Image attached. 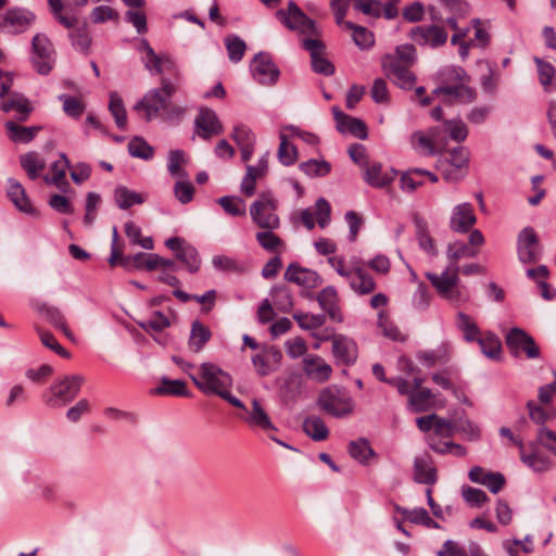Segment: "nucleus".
<instances>
[{"label": "nucleus", "mask_w": 556, "mask_h": 556, "mask_svg": "<svg viewBox=\"0 0 556 556\" xmlns=\"http://www.w3.org/2000/svg\"><path fill=\"white\" fill-rule=\"evenodd\" d=\"M456 327L463 332V337L467 342H477L480 338V329L478 325L464 312L457 313Z\"/></svg>", "instance_id": "40"}, {"label": "nucleus", "mask_w": 556, "mask_h": 556, "mask_svg": "<svg viewBox=\"0 0 556 556\" xmlns=\"http://www.w3.org/2000/svg\"><path fill=\"white\" fill-rule=\"evenodd\" d=\"M283 277L287 281L305 289H314L323 283V278L317 271L302 267L298 263L289 264Z\"/></svg>", "instance_id": "18"}, {"label": "nucleus", "mask_w": 556, "mask_h": 556, "mask_svg": "<svg viewBox=\"0 0 556 556\" xmlns=\"http://www.w3.org/2000/svg\"><path fill=\"white\" fill-rule=\"evenodd\" d=\"M195 132L204 140L219 136L224 131L222 122L214 110L210 108H200L194 119Z\"/></svg>", "instance_id": "15"}, {"label": "nucleus", "mask_w": 556, "mask_h": 556, "mask_svg": "<svg viewBox=\"0 0 556 556\" xmlns=\"http://www.w3.org/2000/svg\"><path fill=\"white\" fill-rule=\"evenodd\" d=\"M415 226V235L418 241L419 248L426 252L429 256L434 257L438 255V249L434 239L431 237L428 228V223L419 215H415L413 218Z\"/></svg>", "instance_id": "27"}, {"label": "nucleus", "mask_w": 556, "mask_h": 556, "mask_svg": "<svg viewBox=\"0 0 556 556\" xmlns=\"http://www.w3.org/2000/svg\"><path fill=\"white\" fill-rule=\"evenodd\" d=\"M462 495L471 507H481L489 500L484 491L471 486H463Z\"/></svg>", "instance_id": "61"}, {"label": "nucleus", "mask_w": 556, "mask_h": 556, "mask_svg": "<svg viewBox=\"0 0 556 556\" xmlns=\"http://www.w3.org/2000/svg\"><path fill=\"white\" fill-rule=\"evenodd\" d=\"M441 134L446 132L453 141L463 142L467 139L469 130L460 118L445 119L442 123Z\"/></svg>", "instance_id": "41"}, {"label": "nucleus", "mask_w": 556, "mask_h": 556, "mask_svg": "<svg viewBox=\"0 0 556 556\" xmlns=\"http://www.w3.org/2000/svg\"><path fill=\"white\" fill-rule=\"evenodd\" d=\"M217 203L230 216L238 217L245 215V203L239 197L224 195L217 200Z\"/></svg>", "instance_id": "52"}, {"label": "nucleus", "mask_w": 556, "mask_h": 556, "mask_svg": "<svg viewBox=\"0 0 556 556\" xmlns=\"http://www.w3.org/2000/svg\"><path fill=\"white\" fill-rule=\"evenodd\" d=\"M55 50L46 34L38 33L31 39V64L40 75H48L54 65Z\"/></svg>", "instance_id": "6"}, {"label": "nucleus", "mask_w": 556, "mask_h": 556, "mask_svg": "<svg viewBox=\"0 0 556 556\" xmlns=\"http://www.w3.org/2000/svg\"><path fill=\"white\" fill-rule=\"evenodd\" d=\"M36 21V15L28 9L12 7L0 14V30L11 35L25 33Z\"/></svg>", "instance_id": "8"}, {"label": "nucleus", "mask_w": 556, "mask_h": 556, "mask_svg": "<svg viewBox=\"0 0 556 556\" xmlns=\"http://www.w3.org/2000/svg\"><path fill=\"white\" fill-rule=\"evenodd\" d=\"M1 109L4 112L16 111L17 119L21 122L26 121L33 110L28 99L18 92H12L5 100L1 101Z\"/></svg>", "instance_id": "30"}, {"label": "nucleus", "mask_w": 556, "mask_h": 556, "mask_svg": "<svg viewBox=\"0 0 556 556\" xmlns=\"http://www.w3.org/2000/svg\"><path fill=\"white\" fill-rule=\"evenodd\" d=\"M212 331L200 320H194L188 340V348L193 353H199L211 340Z\"/></svg>", "instance_id": "33"}, {"label": "nucleus", "mask_w": 556, "mask_h": 556, "mask_svg": "<svg viewBox=\"0 0 556 556\" xmlns=\"http://www.w3.org/2000/svg\"><path fill=\"white\" fill-rule=\"evenodd\" d=\"M314 216L320 228H325L329 225L331 219V206L326 199L319 198L316 201Z\"/></svg>", "instance_id": "60"}, {"label": "nucleus", "mask_w": 556, "mask_h": 556, "mask_svg": "<svg viewBox=\"0 0 556 556\" xmlns=\"http://www.w3.org/2000/svg\"><path fill=\"white\" fill-rule=\"evenodd\" d=\"M414 479L418 483L428 485H432L437 482V470L429 455L415 458Z\"/></svg>", "instance_id": "29"}, {"label": "nucleus", "mask_w": 556, "mask_h": 556, "mask_svg": "<svg viewBox=\"0 0 556 556\" xmlns=\"http://www.w3.org/2000/svg\"><path fill=\"white\" fill-rule=\"evenodd\" d=\"M332 353L339 363L352 365L357 359V345L352 339L345 336H333Z\"/></svg>", "instance_id": "25"}, {"label": "nucleus", "mask_w": 556, "mask_h": 556, "mask_svg": "<svg viewBox=\"0 0 556 556\" xmlns=\"http://www.w3.org/2000/svg\"><path fill=\"white\" fill-rule=\"evenodd\" d=\"M433 394L430 389L424 388L413 392L408 397V406L415 413H421L429 409V403Z\"/></svg>", "instance_id": "49"}, {"label": "nucleus", "mask_w": 556, "mask_h": 556, "mask_svg": "<svg viewBox=\"0 0 556 556\" xmlns=\"http://www.w3.org/2000/svg\"><path fill=\"white\" fill-rule=\"evenodd\" d=\"M85 379L80 375H65L56 380L45 394L47 405L61 407L71 403L79 393Z\"/></svg>", "instance_id": "5"}, {"label": "nucleus", "mask_w": 556, "mask_h": 556, "mask_svg": "<svg viewBox=\"0 0 556 556\" xmlns=\"http://www.w3.org/2000/svg\"><path fill=\"white\" fill-rule=\"evenodd\" d=\"M258 244L268 252H274L279 245L282 244L281 239L273 232V230L265 229L255 236Z\"/></svg>", "instance_id": "64"}, {"label": "nucleus", "mask_w": 556, "mask_h": 556, "mask_svg": "<svg viewBox=\"0 0 556 556\" xmlns=\"http://www.w3.org/2000/svg\"><path fill=\"white\" fill-rule=\"evenodd\" d=\"M303 430L314 441H324L329 435L326 424L318 416L306 417L303 421Z\"/></svg>", "instance_id": "38"}, {"label": "nucleus", "mask_w": 556, "mask_h": 556, "mask_svg": "<svg viewBox=\"0 0 556 556\" xmlns=\"http://www.w3.org/2000/svg\"><path fill=\"white\" fill-rule=\"evenodd\" d=\"M415 150L427 155L441 153L446 147V141L441 137V127L435 126L428 129L427 132L415 131L410 138Z\"/></svg>", "instance_id": "13"}, {"label": "nucleus", "mask_w": 556, "mask_h": 556, "mask_svg": "<svg viewBox=\"0 0 556 556\" xmlns=\"http://www.w3.org/2000/svg\"><path fill=\"white\" fill-rule=\"evenodd\" d=\"M271 303L282 312L288 313L293 307V296L290 289L285 285L275 286L270 290Z\"/></svg>", "instance_id": "37"}, {"label": "nucleus", "mask_w": 556, "mask_h": 556, "mask_svg": "<svg viewBox=\"0 0 556 556\" xmlns=\"http://www.w3.org/2000/svg\"><path fill=\"white\" fill-rule=\"evenodd\" d=\"M477 343L480 345L481 352L491 359H498L502 352V343L500 338L494 333H488L483 338H479Z\"/></svg>", "instance_id": "47"}, {"label": "nucleus", "mask_w": 556, "mask_h": 556, "mask_svg": "<svg viewBox=\"0 0 556 556\" xmlns=\"http://www.w3.org/2000/svg\"><path fill=\"white\" fill-rule=\"evenodd\" d=\"M320 308L325 311L332 321H343V315L339 306V295L333 286H327L319 291L316 298Z\"/></svg>", "instance_id": "24"}, {"label": "nucleus", "mask_w": 556, "mask_h": 556, "mask_svg": "<svg viewBox=\"0 0 556 556\" xmlns=\"http://www.w3.org/2000/svg\"><path fill=\"white\" fill-rule=\"evenodd\" d=\"M349 453L352 458L358 463L366 465L368 459L376 456L370 443L365 438H359L349 443Z\"/></svg>", "instance_id": "39"}, {"label": "nucleus", "mask_w": 556, "mask_h": 556, "mask_svg": "<svg viewBox=\"0 0 556 556\" xmlns=\"http://www.w3.org/2000/svg\"><path fill=\"white\" fill-rule=\"evenodd\" d=\"M470 152L467 148L460 146L454 148L450 152L448 162L456 170H468L469 169Z\"/></svg>", "instance_id": "57"}, {"label": "nucleus", "mask_w": 556, "mask_h": 556, "mask_svg": "<svg viewBox=\"0 0 556 556\" xmlns=\"http://www.w3.org/2000/svg\"><path fill=\"white\" fill-rule=\"evenodd\" d=\"M101 204V197L96 192H88L86 198V214L84 217V223L88 226H91L97 218V211Z\"/></svg>", "instance_id": "62"}, {"label": "nucleus", "mask_w": 556, "mask_h": 556, "mask_svg": "<svg viewBox=\"0 0 556 556\" xmlns=\"http://www.w3.org/2000/svg\"><path fill=\"white\" fill-rule=\"evenodd\" d=\"M248 416L243 417V420L250 426L254 428H260L264 431L276 430V427L271 422L269 416L262 407L258 400L253 399L252 408L248 410Z\"/></svg>", "instance_id": "31"}, {"label": "nucleus", "mask_w": 556, "mask_h": 556, "mask_svg": "<svg viewBox=\"0 0 556 556\" xmlns=\"http://www.w3.org/2000/svg\"><path fill=\"white\" fill-rule=\"evenodd\" d=\"M277 203L270 193H262L250 206V215L253 222L263 229L274 230L280 225L276 214Z\"/></svg>", "instance_id": "7"}, {"label": "nucleus", "mask_w": 556, "mask_h": 556, "mask_svg": "<svg viewBox=\"0 0 556 556\" xmlns=\"http://www.w3.org/2000/svg\"><path fill=\"white\" fill-rule=\"evenodd\" d=\"M344 26L348 29L353 30V35H352L353 41L362 50L369 49L374 46V43H375L374 34L370 30H368L366 27L356 25L350 21H346L344 23Z\"/></svg>", "instance_id": "45"}, {"label": "nucleus", "mask_w": 556, "mask_h": 556, "mask_svg": "<svg viewBox=\"0 0 556 556\" xmlns=\"http://www.w3.org/2000/svg\"><path fill=\"white\" fill-rule=\"evenodd\" d=\"M280 143L277 151L278 161L285 165L290 166L295 163L298 159V151L293 143L288 141V137L285 134L279 136Z\"/></svg>", "instance_id": "48"}, {"label": "nucleus", "mask_w": 556, "mask_h": 556, "mask_svg": "<svg viewBox=\"0 0 556 556\" xmlns=\"http://www.w3.org/2000/svg\"><path fill=\"white\" fill-rule=\"evenodd\" d=\"M518 260L523 264L535 263L540 258L538 236L532 227L523 228L517 238Z\"/></svg>", "instance_id": "16"}, {"label": "nucleus", "mask_w": 556, "mask_h": 556, "mask_svg": "<svg viewBox=\"0 0 556 556\" xmlns=\"http://www.w3.org/2000/svg\"><path fill=\"white\" fill-rule=\"evenodd\" d=\"M167 169L169 174H184L191 169V159L182 150H172L168 154Z\"/></svg>", "instance_id": "42"}, {"label": "nucleus", "mask_w": 556, "mask_h": 556, "mask_svg": "<svg viewBox=\"0 0 556 556\" xmlns=\"http://www.w3.org/2000/svg\"><path fill=\"white\" fill-rule=\"evenodd\" d=\"M178 87L170 78L162 77L161 87L149 90L144 97L136 103V111H143L146 121L157 116L161 110L167 108L170 98L177 92Z\"/></svg>", "instance_id": "2"}, {"label": "nucleus", "mask_w": 556, "mask_h": 556, "mask_svg": "<svg viewBox=\"0 0 556 556\" xmlns=\"http://www.w3.org/2000/svg\"><path fill=\"white\" fill-rule=\"evenodd\" d=\"M225 46L231 62L238 63L242 60L247 50L244 40L237 35H229L225 38Z\"/></svg>", "instance_id": "51"}, {"label": "nucleus", "mask_w": 556, "mask_h": 556, "mask_svg": "<svg viewBox=\"0 0 556 556\" xmlns=\"http://www.w3.org/2000/svg\"><path fill=\"white\" fill-rule=\"evenodd\" d=\"M109 110L115 119L116 126L124 130L127 124V114L122 98L116 93L110 96Z\"/></svg>", "instance_id": "54"}, {"label": "nucleus", "mask_w": 556, "mask_h": 556, "mask_svg": "<svg viewBox=\"0 0 556 556\" xmlns=\"http://www.w3.org/2000/svg\"><path fill=\"white\" fill-rule=\"evenodd\" d=\"M128 151L131 156L143 160H149L153 155V148L140 137H135L129 141Z\"/></svg>", "instance_id": "59"}, {"label": "nucleus", "mask_w": 556, "mask_h": 556, "mask_svg": "<svg viewBox=\"0 0 556 556\" xmlns=\"http://www.w3.org/2000/svg\"><path fill=\"white\" fill-rule=\"evenodd\" d=\"M434 94L452 97L460 103H470L476 100L477 92L468 86V83H459L456 85L439 86L433 90Z\"/></svg>", "instance_id": "26"}, {"label": "nucleus", "mask_w": 556, "mask_h": 556, "mask_svg": "<svg viewBox=\"0 0 556 556\" xmlns=\"http://www.w3.org/2000/svg\"><path fill=\"white\" fill-rule=\"evenodd\" d=\"M382 68L386 75L400 88L410 89L416 80L415 75L394 56L387 55L382 59Z\"/></svg>", "instance_id": "17"}, {"label": "nucleus", "mask_w": 556, "mask_h": 556, "mask_svg": "<svg viewBox=\"0 0 556 556\" xmlns=\"http://www.w3.org/2000/svg\"><path fill=\"white\" fill-rule=\"evenodd\" d=\"M21 165L26 174H37L46 167V162L37 152H29L21 156Z\"/></svg>", "instance_id": "58"}, {"label": "nucleus", "mask_w": 556, "mask_h": 556, "mask_svg": "<svg viewBox=\"0 0 556 556\" xmlns=\"http://www.w3.org/2000/svg\"><path fill=\"white\" fill-rule=\"evenodd\" d=\"M7 194L21 213L35 218L40 216L39 211L33 205L28 198L25 188L16 179L9 178Z\"/></svg>", "instance_id": "21"}, {"label": "nucleus", "mask_w": 556, "mask_h": 556, "mask_svg": "<svg viewBox=\"0 0 556 556\" xmlns=\"http://www.w3.org/2000/svg\"><path fill=\"white\" fill-rule=\"evenodd\" d=\"M250 71L253 78L261 85H275L279 78L280 71L267 52H258L254 55Z\"/></svg>", "instance_id": "11"}, {"label": "nucleus", "mask_w": 556, "mask_h": 556, "mask_svg": "<svg viewBox=\"0 0 556 556\" xmlns=\"http://www.w3.org/2000/svg\"><path fill=\"white\" fill-rule=\"evenodd\" d=\"M162 384L153 390L154 394L188 396L187 384L184 380L162 379Z\"/></svg>", "instance_id": "46"}, {"label": "nucleus", "mask_w": 556, "mask_h": 556, "mask_svg": "<svg viewBox=\"0 0 556 556\" xmlns=\"http://www.w3.org/2000/svg\"><path fill=\"white\" fill-rule=\"evenodd\" d=\"M477 218L470 203L465 202L454 206L450 217V228L455 232H468Z\"/></svg>", "instance_id": "23"}, {"label": "nucleus", "mask_w": 556, "mask_h": 556, "mask_svg": "<svg viewBox=\"0 0 556 556\" xmlns=\"http://www.w3.org/2000/svg\"><path fill=\"white\" fill-rule=\"evenodd\" d=\"M408 36L416 45L430 49L443 47L448 39L447 30L439 24L415 26L409 30Z\"/></svg>", "instance_id": "9"}, {"label": "nucleus", "mask_w": 556, "mask_h": 556, "mask_svg": "<svg viewBox=\"0 0 556 556\" xmlns=\"http://www.w3.org/2000/svg\"><path fill=\"white\" fill-rule=\"evenodd\" d=\"M194 386L205 394L218 395L225 389L232 386L231 376L223 370L218 365L210 362L202 363L199 377L189 374Z\"/></svg>", "instance_id": "4"}, {"label": "nucleus", "mask_w": 556, "mask_h": 556, "mask_svg": "<svg viewBox=\"0 0 556 556\" xmlns=\"http://www.w3.org/2000/svg\"><path fill=\"white\" fill-rule=\"evenodd\" d=\"M73 47L84 53H88L91 45V36L87 25H83L70 34Z\"/></svg>", "instance_id": "55"}, {"label": "nucleus", "mask_w": 556, "mask_h": 556, "mask_svg": "<svg viewBox=\"0 0 556 556\" xmlns=\"http://www.w3.org/2000/svg\"><path fill=\"white\" fill-rule=\"evenodd\" d=\"M533 61L538 67L540 84L543 86L545 91H549V87L552 86L556 74L555 67L549 62H546L539 56H534Z\"/></svg>", "instance_id": "53"}, {"label": "nucleus", "mask_w": 556, "mask_h": 556, "mask_svg": "<svg viewBox=\"0 0 556 556\" xmlns=\"http://www.w3.org/2000/svg\"><path fill=\"white\" fill-rule=\"evenodd\" d=\"M521 462L535 472H543L552 467V460L548 456L533 447L530 453L520 450Z\"/></svg>", "instance_id": "35"}, {"label": "nucleus", "mask_w": 556, "mask_h": 556, "mask_svg": "<svg viewBox=\"0 0 556 556\" xmlns=\"http://www.w3.org/2000/svg\"><path fill=\"white\" fill-rule=\"evenodd\" d=\"M90 17L94 24H101L108 21H118L119 14L111 7L99 5L91 11Z\"/></svg>", "instance_id": "63"}, {"label": "nucleus", "mask_w": 556, "mask_h": 556, "mask_svg": "<svg viewBox=\"0 0 556 556\" xmlns=\"http://www.w3.org/2000/svg\"><path fill=\"white\" fill-rule=\"evenodd\" d=\"M138 326L151 334L159 344H167L168 336L162 334V331L170 326V321L161 311H154L148 319L138 321Z\"/></svg>", "instance_id": "22"}, {"label": "nucleus", "mask_w": 556, "mask_h": 556, "mask_svg": "<svg viewBox=\"0 0 556 556\" xmlns=\"http://www.w3.org/2000/svg\"><path fill=\"white\" fill-rule=\"evenodd\" d=\"M478 251L475 248L467 245L464 242L456 241L454 243H450L446 250V256L448 260V266L455 268L456 271H459L458 261L464 257H476Z\"/></svg>", "instance_id": "36"}, {"label": "nucleus", "mask_w": 556, "mask_h": 556, "mask_svg": "<svg viewBox=\"0 0 556 556\" xmlns=\"http://www.w3.org/2000/svg\"><path fill=\"white\" fill-rule=\"evenodd\" d=\"M276 17L291 30H298L307 35L316 34L315 22L311 20L293 0L289 1L287 11L278 10Z\"/></svg>", "instance_id": "10"}, {"label": "nucleus", "mask_w": 556, "mask_h": 556, "mask_svg": "<svg viewBox=\"0 0 556 556\" xmlns=\"http://www.w3.org/2000/svg\"><path fill=\"white\" fill-rule=\"evenodd\" d=\"M458 273L452 266H447L440 275L428 271L426 277L440 298L459 305L469 299V294L467 289L460 286Z\"/></svg>", "instance_id": "1"}, {"label": "nucleus", "mask_w": 556, "mask_h": 556, "mask_svg": "<svg viewBox=\"0 0 556 556\" xmlns=\"http://www.w3.org/2000/svg\"><path fill=\"white\" fill-rule=\"evenodd\" d=\"M505 341L514 356H519L521 352L530 359L540 356V349L534 339L521 328L515 327L510 329L505 337Z\"/></svg>", "instance_id": "12"}, {"label": "nucleus", "mask_w": 556, "mask_h": 556, "mask_svg": "<svg viewBox=\"0 0 556 556\" xmlns=\"http://www.w3.org/2000/svg\"><path fill=\"white\" fill-rule=\"evenodd\" d=\"M332 114L338 131L362 140L368 137L366 124L362 119L345 114L338 106L332 108Z\"/></svg>", "instance_id": "20"}, {"label": "nucleus", "mask_w": 556, "mask_h": 556, "mask_svg": "<svg viewBox=\"0 0 556 556\" xmlns=\"http://www.w3.org/2000/svg\"><path fill=\"white\" fill-rule=\"evenodd\" d=\"M305 50L311 54L312 68L315 73L330 76L334 73V65L324 56L325 45L318 39H305L303 41Z\"/></svg>", "instance_id": "19"}, {"label": "nucleus", "mask_w": 556, "mask_h": 556, "mask_svg": "<svg viewBox=\"0 0 556 556\" xmlns=\"http://www.w3.org/2000/svg\"><path fill=\"white\" fill-rule=\"evenodd\" d=\"M303 363L306 375L315 381L325 382L330 378L332 372L331 366L328 365L320 356H306Z\"/></svg>", "instance_id": "28"}, {"label": "nucleus", "mask_w": 556, "mask_h": 556, "mask_svg": "<svg viewBox=\"0 0 556 556\" xmlns=\"http://www.w3.org/2000/svg\"><path fill=\"white\" fill-rule=\"evenodd\" d=\"M173 192L179 203L188 204L194 198L195 187L191 181L180 177L175 181Z\"/></svg>", "instance_id": "50"}, {"label": "nucleus", "mask_w": 556, "mask_h": 556, "mask_svg": "<svg viewBox=\"0 0 556 556\" xmlns=\"http://www.w3.org/2000/svg\"><path fill=\"white\" fill-rule=\"evenodd\" d=\"M350 288L357 294H369L376 289L374 278L359 267H353V273L346 281Z\"/></svg>", "instance_id": "32"}, {"label": "nucleus", "mask_w": 556, "mask_h": 556, "mask_svg": "<svg viewBox=\"0 0 556 556\" xmlns=\"http://www.w3.org/2000/svg\"><path fill=\"white\" fill-rule=\"evenodd\" d=\"M438 79L442 84L441 86L470 81L469 75L460 66H446L442 68L438 73Z\"/></svg>", "instance_id": "43"}, {"label": "nucleus", "mask_w": 556, "mask_h": 556, "mask_svg": "<svg viewBox=\"0 0 556 556\" xmlns=\"http://www.w3.org/2000/svg\"><path fill=\"white\" fill-rule=\"evenodd\" d=\"M293 319L299 324L303 330H313L321 327L326 323V316L324 314H293Z\"/></svg>", "instance_id": "56"}, {"label": "nucleus", "mask_w": 556, "mask_h": 556, "mask_svg": "<svg viewBox=\"0 0 556 556\" xmlns=\"http://www.w3.org/2000/svg\"><path fill=\"white\" fill-rule=\"evenodd\" d=\"M165 245L175 252L177 260L186 265L190 273H197L201 266V258L194 247L180 237H172L165 241Z\"/></svg>", "instance_id": "14"}, {"label": "nucleus", "mask_w": 556, "mask_h": 556, "mask_svg": "<svg viewBox=\"0 0 556 556\" xmlns=\"http://www.w3.org/2000/svg\"><path fill=\"white\" fill-rule=\"evenodd\" d=\"M116 204L122 210H127L135 204H142L146 198L134 190L126 187H117L114 192Z\"/></svg>", "instance_id": "44"}, {"label": "nucleus", "mask_w": 556, "mask_h": 556, "mask_svg": "<svg viewBox=\"0 0 556 556\" xmlns=\"http://www.w3.org/2000/svg\"><path fill=\"white\" fill-rule=\"evenodd\" d=\"M5 129L9 138L14 142L28 143L41 130V126L25 127L13 121L5 123Z\"/></svg>", "instance_id": "34"}, {"label": "nucleus", "mask_w": 556, "mask_h": 556, "mask_svg": "<svg viewBox=\"0 0 556 556\" xmlns=\"http://www.w3.org/2000/svg\"><path fill=\"white\" fill-rule=\"evenodd\" d=\"M317 406L327 415L344 418L353 413L355 404L345 389L338 386H328L320 391Z\"/></svg>", "instance_id": "3"}]
</instances>
